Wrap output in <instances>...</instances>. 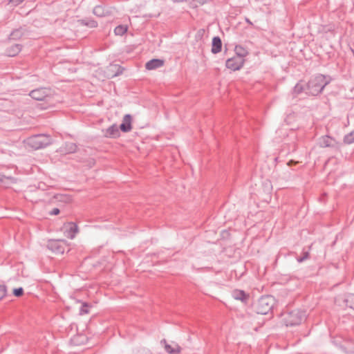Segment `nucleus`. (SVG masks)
Wrapping results in <instances>:
<instances>
[{
	"label": "nucleus",
	"instance_id": "obj_31",
	"mask_svg": "<svg viewBox=\"0 0 354 354\" xmlns=\"http://www.w3.org/2000/svg\"><path fill=\"white\" fill-rule=\"evenodd\" d=\"M24 0H9V3L12 4L14 6H17L21 3Z\"/></svg>",
	"mask_w": 354,
	"mask_h": 354
},
{
	"label": "nucleus",
	"instance_id": "obj_29",
	"mask_svg": "<svg viewBox=\"0 0 354 354\" xmlns=\"http://www.w3.org/2000/svg\"><path fill=\"white\" fill-rule=\"evenodd\" d=\"M7 295V286L0 284V300L3 299Z\"/></svg>",
	"mask_w": 354,
	"mask_h": 354
},
{
	"label": "nucleus",
	"instance_id": "obj_34",
	"mask_svg": "<svg viewBox=\"0 0 354 354\" xmlns=\"http://www.w3.org/2000/svg\"><path fill=\"white\" fill-rule=\"evenodd\" d=\"M122 69H120V68L119 67V68H118V72H116V73L115 74V76L119 75L120 74H121V73H122Z\"/></svg>",
	"mask_w": 354,
	"mask_h": 354
},
{
	"label": "nucleus",
	"instance_id": "obj_20",
	"mask_svg": "<svg viewBox=\"0 0 354 354\" xmlns=\"http://www.w3.org/2000/svg\"><path fill=\"white\" fill-rule=\"evenodd\" d=\"M343 302L346 307L354 310V294L349 293L344 296Z\"/></svg>",
	"mask_w": 354,
	"mask_h": 354
},
{
	"label": "nucleus",
	"instance_id": "obj_13",
	"mask_svg": "<svg viewBox=\"0 0 354 354\" xmlns=\"http://www.w3.org/2000/svg\"><path fill=\"white\" fill-rule=\"evenodd\" d=\"M77 145L73 142H66L59 149L58 151L65 154L75 153L77 150Z\"/></svg>",
	"mask_w": 354,
	"mask_h": 354
},
{
	"label": "nucleus",
	"instance_id": "obj_14",
	"mask_svg": "<svg viewBox=\"0 0 354 354\" xmlns=\"http://www.w3.org/2000/svg\"><path fill=\"white\" fill-rule=\"evenodd\" d=\"M165 61L161 59H152L147 62L145 64V68L147 70H154L162 67L164 65Z\"/></svg>",
	"mask_w": 354,
	"mask_h": 354
},
{
	"label": "nucleus",
	"instance_id": "obj_8",
	"mask_svg": "<svg viewBox=\"0 0 354 354\" xmlns=\"http://www.w3.org/2000/svg\"><path fill=\"white\" fill-rule=\"evenodd\" d=\"M93 13L98 17H104L111 15L112 14V11L110 8H106L103 5H97L94 7Z\"/></svg>",
	"mask_w": 354,
	"mask_h": 354
},
{
	"label": "nucleus",
	"instance_id": "obj_11",
	"mask_svg": "<svg viewBox=\"0 0 354 354\" xmlns=\"http://www.w3.org/2000/svg\"><path fill=\"white\" fill-rule=\"evenodd\" d=\"M119 129L124 133L129 132L131 130V116L129 114H127L124 116L122 122L119 127Z\"/></svg>",
	"mask_w": 354,
	"mask_h": 354
},
{
	"label": "nucleus",
	"instance_id": "obj_24",
	"mask_svg": "<svg viewBox=\"0 0 354 354\" xmlns=\"http://www.w3.org/2000/svg\"><path fill=\"white\" fill-rule=\"evenodd\" d=\"M91 305L87 302H83L80 309V314L81 315L89 313L90 308Z\"/></svg>",
	"mask_w": 354,
	"mask_h": 354
},
{
	"label": "nucleus",
	"instance_id": "obj_26",
	"mask_svg": "<svg viewBox=\"0 0 354 354\" xmlns=\"http://www.w3.org/2000/svg\"><path fill=\"white\" fill-rule=\"evenodd\" d=\"M344 142L348 145L354 143V131L346 134L344 138Z\"/></svg>",
	"mask_w": 354,
	"mask_h": 354
},
{
	"label": "nucleus",
	"instance_id": "obj_9",
	"mask_svg": "<svg viewBox=\"0 0 354 354\" xmlns=\"http://www.w3.org/2000/svg\"><path fill=\"white\" fill-rule=\"evenodd\" d=\"M102 131L104 132V136L106 138H116L120 135V129L115 124H112Z\"/></svg>",
	"mask_w": 354,
	"mask_h": 354
},
{
	"label": "nucleus",
	"instance_id": "obj_15",
	"mask_svg": "<svg viewBox=\"0 0 354 354\" xmlns=\"http://www.w3.org/2000/svg\"><path fill=\"white\" fill-rule=\"evenodd\" d=\"M222 50V41L219 37H214L212 43V53L214 54L218 53Z\"/></svg>",
	"mask_w": 354,
	"mask_h": 354
},
{
	"label": "nucleus",
	"instance_id": "obj_28",
	"mask_svg": "<svg viewBox=\"0 0 354 354\" xmlns=\"http://www.w3.org/2000/svg\"><path fill=\"white\" fill-rule=\"evenodd\" d=\"M309 258V252L308 251H303L301 257H297V261L299 263L304 262Z\"/></svg>",
	"mask_w": 354,
	"mask_h": 354
},
{
	"label": "nucleus",
	"instance_id": "obj_6",
	"mask_svg": "<svg viewBox=\"0 0 354 354\" xmlns=\"http://www.w3.org/2000/svg\"><path fill=\"white\" fill-rule=\"evenodd\" d=\"M65 242L59 240H50L47 243V248L54 253L63 254L65 250Z\"/></svg>",
	"mask_w": 354,
	"mask_h": 354
},
{
	"label": "nucleus",
	"instance_id": "obj_2",
	"mask_svg": "<svg viewBox=\"0 0 354 354\" xmlns=\"http://www.w3.org/2000/svg\"><path fill=\"white\" fill-rule=\"evenodd\" d=\"M26 143L34 149H39L51 145L53 140L48 135L37 134L28 138Z\"/></svg>",
	"mask_w": 354,
	"mask_h": 354
},
{
	"label": "nucleus",
	"instance_id": "obj_7",
	"mask_svg": "<svg viewBox=\"0 0 354 354\" xmlns=\"http://www.w3.org/2000/svg\"><path fill=\"white\" fill-rule=\"evenodd\" d=\"M244 64V59L236 56L227 59L226 67L234 71L240 70Z\"/></svg>",
	"mask_w": 354,
	"mask_h": 354
},
{
	"label": "nucleus",
	"instance_id": "obj_5",
	"mask_svg": "<svg viewBox=\"0 0 354 354\" xmlns=\"http://www.w3.org/2000/svg\"><path fill=\"white\" fill-rule=\"evenodd\" d=\"M51 91L48 88H38L30 92L29 95L37 101L47 100L50 97Z\"/></svg>",
	"mask_w": 354,
	"mask_h": 354
},
{
	"label": "nucleus",
	"instance_id": "obj_4",
	"mask_svg": "<svg viewBox=\"0 0 354 354\" xmlns=\"http://www.w3.org/2000/svg\"><path fill=\"white\" fill-rule=\"evenodd\" d=\"M283 322L288 326L299 325L301 323L305 317L304 312L296 309L292 311H287L283 313Z\"/></svg>",
	"mask_w": 354,
	"mask_h": 354
},
{
	"label": "nucleus",
	"instance_id": "obj_17",
	"mask_svg": "<svg viewBox=\"0 0 354 354\" xmlns=\"http://www.w3.org/2000/svg\"><path fill=\"white\" fill-rule=\"evenodd\" d=\"M25 34V31L22 28L14 30L9 35L10 40H18L21 39Z\"/></svg>",
	"mask_w": 354,
	"mask_h": 354
},
{
	"label": "nucleus",
	"instance_id": "obj_27",
	"mask_svg": "<svg viewBox=\"0 0 354 354\" xmlns=\"http://www.w3.org/2000/svg\"><path fill=\"white\" fill-rule=\"evenodd\" d=\"M0 182L6 184H14L16 183L17 180L15 178L11 176H2L0 177Z\"/></svg>",
	"mask_w": 354,
	"mask_h": 354
},
{
	"label": "nucleus",
	"instance_id": "obj_30",
	"mask_svg": "<svg viewBox=\"0 0 354 354\" xmlns=\"http://www.w3.org/2000/svg\"><path fill=\"white\" fill-rule=\"evenodd\" d=\"M23 294H24V289L21 287L17 288H15L13 290V295L15 297H19L22 296Z\"/></svg>",
	"mask_w": 354,
	"mask_h": 354
},
{
	"label": "nucleus",
	"instance_id": "obj_25",
	"mask_svg": "<svg viewBox=\"0 0 354 354\" xmlns=\"http://www.w3.org/2000/svg\"><path fill=\"white\" fill-rule=\"evenodd\" d=\"M127 31V27L125 26L120 25L115 28L114 32L116 35H123Z\"/></svg>",
	"mask_w": 354,
	"mask_h": 354
},
{
	"label": "nucleus",
	"instance_id": "obj_32",
	"mask_svg": "<svg viewBox=\"0 0 354 354\" xmlns=\"http://www.w3.org/2000/svg\"><path fill=\"white\" fill-rule=\"evenodd\" d=\"M59 212H60L59 209H58V208H54L53 209H52V211H50V212H49V214H50V215H57V214H59Z\"/></svg>",
	"mask_w": 354,
	"mask_h": 354
},
{
	"label": "nucleus",
	"instance_id": "obj_18",
	"mask_svg": "<svg viewBox=\"0 0 354 354\" xmlns=\"http://www.w3.org/2000/svg\"><path fill=\"white\" fill-rule=\"evenodd\" d=\"M68 226L69 227L67 229V237L70 238V239H73L75 236V234L77 233L78 232V227L77 225L73 223V222H71L68 223Z\"/></svg>",
	"mask_w": 354,
	"mask_h": 354
},
{
	"label": "nucleus",
	"instance_id": "obj_33",
	"mask_svg": "<svg viewBox=\"0 0 354 354\" xmlns=\"http://www.w3.org/2000/svg\"><path fill=\"white\" fill-rule=\"evenodd\" d=\"M296 163H297V162H295V161H294V160H290V161L288 162V166H291V165H295Z\"/></svg>",
	"mask_w": 354,
	"mask_h": 354
},
{
	"label": "nucleus",
	"instance_id": "obj_10",
	"mask_svg": "<svg viewBox=\"0 0 354 354\" xmlns=\"http://www.w3.org/2000/svg\"><path fill=\"white\" fill-rule=\"evenodd\" d=\"M319 145L321 147H335L336 141L330 136H324L319 138Z\"/></svg>",
	"mask_w": 354,
	"mask_h": 354
},
{
	"label": "nucleus",
	"instance_id": "obj_22",
	"mask_svg": "<svg viewBox=\"0 0 354 354\" xmlns=\"http://www.w3.org/2000/svg\"><path fill=\"white\" fill-rule=\"evenodd\" d=\"M236 57L244 59L248 55V51L240 46H236L235 48Z\"/></svg>",
	"mask_w": 354,
	"mask_h": 354
},
{
	"label": "nucleus",
	"instance_id": "obj_3",
	"mask_svg": "<svg viewBox=\"0 0 354 354\" xmlns=\"http://www.w3.org/2000/svg\"><path fill=\"white\" fill-rule=\"evenodd\" d=\"M274 299L272 296L265 295L261 297L255 304L254 308L258 314L266 315L274 306Z\"/></svg>",
	"mask_w": 354,
	"mask_h": 354
},
{
	"label": "nucleus",
	"instance_id": "obj_1",
	"mask_svg": "<svg viewBox=\"0 0 354 354\" xmlns=\"http://www.w3.org/2000/svg\"><path fill=\"white\" fill-rule=\"evenodd\" d=\"M331 78L322 74L311 77L307 84V93L312 95H317L330 82Z\"/></svg>",
	"mask_w": 354,
	"mask_h": 354
},
{
	"label": "nucleus",
	"instance_id": "obj_12",
	"mask_svg": "<svg viewBox=\"0 0 354 354\" xmlns=\"http://www.w3.org/2000/svg\"><path fill=\"white\" fill-rule=\"evenodd\" d=\"M232 295L234 299L240 300L243 304H247L249 299V295L241 290H234L232 292Z\"/></svg>",
	"mask_w": 354,
	"mask_h": 354
},
{
	"label": "nucleus",
	"instance_id": "obj_36",
	"mask_svg": "<svg viewBox=\"0 0 354 354\" xmlns=\"http://www.w3.org/2000/svg\"><path fill=\"white\" fill-rule=\"evenodd\" d=\"M174 2L176 3V2H180V1H183V0H172Z\"/></svg>",
	"mask_w": 354,
	"mask_h": 354
},
{
	"label": "nucleus",
	"instance_id": "obj_19",
	"mask_svg": "<svg viewBox=\"0 0 354 354\" xmlns=\"http://www.w3.org/2000/svg\"><path fill=\"white\" fill-rule=\"evenodd\" d=\"M78 22L80 23V24L87 26L88 28H96L97 26V22L93 19H82L78 20Z\"/></svg>",
	"mask_w": 354,
	"mask_h": 354
},
{
	"label": "nucleus",
	"instance_id": "obj_21",
	"mask_svg": "<svg viewBox=\"0 0 354 354\" xmlns=\"http://www.w3.org/2000/svg\"><path fill=\"white\" fill-rule=\"evenodd\" d=\"M163 342L166 343L165 340H163ZM165 351L170 354H178L180 352V347L177 344L173 348L171 345L165 344Z\"/></svg>",
	"mask_w": 354,
	"mask_h": 354
},
{
	"label": "nucleus",
	"instance_id": "obj_23",
	"mask_svg": "<svg viewBox=\"0 0 354 354\" xmlns=\"http://www.w3.org/2000/svg\"><path fill=\"white\" fill-rule=\"evenodd\" d=\"M304 90V86L303 84L299 82L293 88L292 95L293 97H296L298 94L302 93Z\"/></svg>",
	"mask_w": 354,
	"mask_h": 354
},
{
	"label": "nucleus",
	"instance_id": "obj_16",
	"mask_svg": "<svg viewBox=\"0 0 354 354\" xmlns=\"http://www.w3.org/2000/svg\"><path fill=\"white\" fill-rule=\"evenodd\" d=\"M22 46L21 44H14L6 50V55L9 57H15L17 55L21 50Z\"/></svg>",
	"mask_w": 354,
	"mask_h": 354
},
{
	"label": "nucleus",
	"instance_id": "obj_35",
	"mask_svg": "<svg viewBox=\"0 0 354 354\" xmlns=\"http://www.w3.org/2000/svg\"><path fill=\"white\" fill-rule=\"evenodd\" d=\"M245 21L250 24V25H253V24L252 23V21L248 19V18H245Z\"/></svg>",
	"mask_w": 354,
	"mask_h": 354
}]
</instances>
